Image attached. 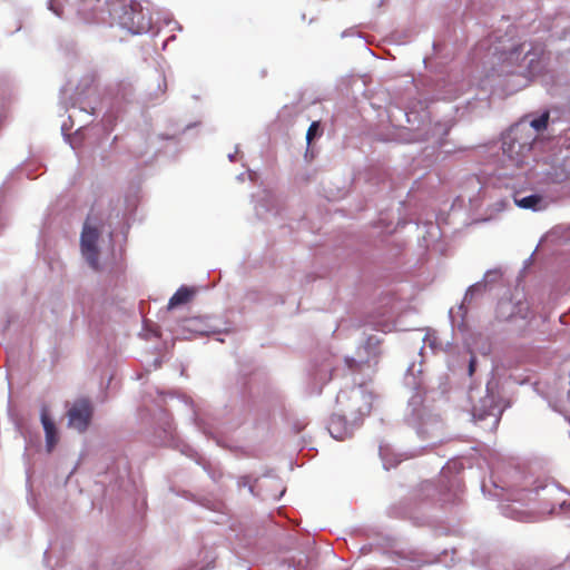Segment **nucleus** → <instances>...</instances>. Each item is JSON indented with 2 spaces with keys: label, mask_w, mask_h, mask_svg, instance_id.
Instances as JSON below:
<instances>
[{
  "label": "nucleus",
  "mask_w": 570,
  "mask_h": 570,
  "mask_svg": "<svg viewBox=\"0 0 570 570\" xmlns=\"http://www.w3.org/2000/svg\"><path fill=\"white\" fill-rule=\"evenodd\" d=\"M114 13L118 23L132 35L147 32L151 28L150 13L137 0L124 2L119 10L114 9Z\"/></svg>",
  "instance_id": "obj_2"
},
{
  "label": "nucleus",
  "mask_w": 570,
  "mask_h": 570,
  "mask_svg": "<svg viewBox=\"0 0 570 570\" xmlns=\"http://www.w3.org/2000/svg\"><path fill=\"white\" fill-rule=\"evenodd\" d=\"M194 295V291L189 289L188 287H180L177 289V292L170 297L168 302V309H173L178 305H183L188 303Z\"/></svg>",
  "instance_id": "obj_6"
},
{
  "label": "nucleus",
  "mask_w": 570,
  "mask_h": 570,
  "mask_svg": "<svg viewBox=\"0 0 570 570\" xmlns=\"http://www.w3.org/2000/svg\"><path fill=\"white\" fill-rule=\"evenodd\" d=\"M476 360L475 356H471L469 362V375L472 376L475 371Z\"/></svg>",
  "instance_id": "obj_10"
},
{
  "label": "nucleus",
  "mask_w": 570,
  "mask_h": 570,
  "mask_svg": "<svg viewBox=\"0 0 570 570\" xmlns=\"http://www.w3.org/2000/svg\"><path fill=\"white\" fill-rule=\"evenodd\" d=\"M374 396L372 392L364 386H352L347 390H341L336 396V405L338 414L332 416L328 431L331 435L337 440H342L341 433H335V425L341 417L346 422L356 423L372 411Z\"/></svg>",
  "instance_id": "obj_1"
},
{
  "label": "nucleus",
  "mask_w": 570,
  "mask_h": 570,
  "mask_svg": "<svg viewBox=\"0 0 570 570\" xmlns=\"http://www.w3.org/2000/svg\"><path fill=\"white\" fill-rule=\"evenodd\" d=\"M100 237V232L96 225L91 224V217L88 216L83 224V228L80 237V246L81 253L89 266L98 271L100 268L99 265V249H98V239Z\"/></svg>",
  "instance_id": "obj_3"
},
{
  "label": "nucleus",
  "mask_w": 570,
  "mask_h": 570,
  "mask_svg": "<svg viewBox=\"0 0 570 570\" xmlns=\"http://www.w3.org/2000/svg\"><path fill=\"white\" fill-rule=\"evenodd\" d=\"M542 203V197L539 195H530L520 199H515V204L521 208L537 209Z\"/></svg>",
  "instance_id": "obj_7"
},
{
  "label": "nucleus",
  "mask_w": 570,
  "mask_h": 570,
  "mask_svg": "<svg viewBox=\"0 0 570 570\" xmlns=\"http://www.w3.org/2000/svg\"><path fill=\"white\" fill-rule=\"evenodd\" d=\"M41 423L46 433L47 451L51 452L58 443V432L55 422L50 419L46 410L41 412Z\"/></svg>",
  "instance_id": "obj_5"
},
{
  "label": "nucleus",
  "mask_w": 570,
  "mask_h": 570,
  "mask_svg": "<svg viewBox=\"0 0 570 570\" xmlns=\"http://www.w3.org/2000/svg\"><path fill=\"white\" fill-rule=\"evenodd\" d=\"M320 122L318 121H313L308 129H307V132H306V140H307V144H311V141L314 139L315 136H317L320 134Z\"/></svg>",
  "instance_id": "obj_9"
},
{
  "label": "nucleus",
  "mask_w": 570,
  "mask_h": 570,
  "mask_svg": "<svg viewBox=\"0 0 570 570\" xmlns=\"http://www.w3.org/2000/svg\"><path fill=\"white\" fill-rule=\"evenodd\" d=\"M548 121H549V112H544L540 117L531 120L530 125L537 131H541L547 128Z\"/></svg>",
  "instance_id": "obj_8"
},
{
  "label": "nucleus",
  "mask_w": 570,
  "mask_h": 570,
  "mask_svg": "<svg viewBox=\"0 0 570 570\" xmlns=\"http://www.w3.org/2000/svg\"><path fill=\"white\" fill-rule=\"evenodd\" d=\"M519 51V48H513L509 53H508V57L505 58V60H513L514 59V55H520Z\"/></svg>",
  "instance_id": "obj_11"
},
{
  "label": "nucleus",
  "mask_w": 570,
  "mask_h": 570,
  "mask_svg": "<svg viewBox=\"0 0 570 570\" xmlns=\"http://www.w3.org/2000/svg\"><path fill=\"white\" fill-rule=\"evenodd\" d=\"M92 416V406L88 400L81 399L73 403L68 411V425L79 432H85Z\"/></svg>",
  "instance_id": "obj_4"
}]
</instances>
